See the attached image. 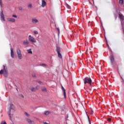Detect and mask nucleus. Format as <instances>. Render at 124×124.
<instances>
[{"label": "nucleus", "instance_id": "1", "mask_svg": "<svg viewBox=\"0 0 124 124\" xmlns=\"http://www.w3.org/2000/svg\"><path fill=\"white\" fill-rule=\"evenodd\" d=\"M14 109V105L13 104L10 105V108H9V111H8V114L10 118V121H12V118H13V110Z\"/></svg>", "mask_w": 124, "mask_h": 124}, {"label": "nucleus", "instance_id": "2", "mask_svg": "<svg viewBox=\"0 0 124 124\" xmlns=\"http://www.w3.org/2000/svg\"><path fill=\"white\" fill-rule=\"evenodd\" d=\"M28 40L29 42H31V43H36V39H35L34 37L31 36V35L29 36Z\"/></svg>", "mask_w": 124, "mask_h": 124}, {"label": "nucleus", "instance_id": "3", "mask_svg": "<svg viewBox=\"0 0 124 124\" xmlns=\"http://www.w3.org/2000/svg\"><path fill=\"white\" fill-rule=\"evenodd\" d=\"M84 81V84H89L90 86H92V83H93V81H92V79H91V78L88 77L85 78Z\"/></svg>", "mask_w": 124, "mask_h": 124}, {"label": "nucleus", "instance_id": "4", "mask_svg": "<svg viewBox=\"0 0 124 124\" xmlns=\"http://www.w3.org/2000/svg\"><path fill=\"white\" fill-rule=\"evenodd\" d=\"M16 53L17 54L18 59L22 60V59H23V55H22V53H21V50H20V48H17Z\"/></svg>", "mask_w": 124, "mask_h": 124}, {"label": "nucleus", "instance_id": "5", "mask_svg": "<svg viewBox=\"0 0 124 124\" xmlns=\"http://www.w3.org/2000/svg\"><path fill=\"white\" fill-rule=\"evenodd\" d=\"M56 51L58 55V57L60 58V59H62V54H61V47H57Z\"/></svg>", "mask_w": 124, "mask_h": 124}, {"label": "nucleus", "instance_id": "6", "mask_svg": "<svg viewBox=\"0 0 124 124\" xmlns=\"http://www.w3.org/2000/svg\"><path fill=\"white\" fill-rule=\"evenodd\" d=\"M0 74H4V76L5 77H7V76L8 75V71H3V70H1L0 71Z\"/></svg>", "mask_w": 124, "mask_h": 124}, {"label": "nucleus", "instance_id": "7", "mask_svg": "<svg viewBox=\"0 0 124 124\" xmlns=\"http://www.w3.org/2000/svg\"><path fill=\"white\" fill-rule=\"evenodd\" d=\"M7 20L8 22H10L11 23H15L16 22V19L14 18H8Z\"/></svg>", "mask_w": 124, "mask_h": 124}, {"label": "nucleus", "instance_id": "8", "mask_svg": "<svg viewBox=\"0 0 124 124\" xmlns=\"http://www.w3.org/2000/svg\"><path fill=\"white\" fill-rule=\"evenodd\" d=\"M109 59L110 60L111 63H114V62H115V57L112 55L109 57Z\"/></svg>", "mask_w": 124, "mask_h": 124}, {"label": "nucleus", "instance_id": "9", "mask_svg": "<svg viewBox=\"0 0 124 124\" xmlns=\"http://www.w3.org/2000/svg\"><path fill=\"white\" fill-rule=\"evenodd\" d=\"M62 90L63 93L64 98H66V94L65 93V89H64V88H63V86L62 85L61 86Z\"/></svg>", "mask_w": 124, "mask_h": 124}, {"label": "nucleus", "instance_id": "10", "mask_svg": "<svg viewBox=\"0 0 124 124\" xmlns=\"http://www.w3.org/2000/svg\"><path fill=\"white\" fill-rule=\"evenodd\" d=\"M32 24H37L38 23V20L36 18H32Z\"/></svg>", "mask_w": 124, "mask_h": 124}, {"label": "nucleus", "instance_id": "11", "mask_svg": "<svg viewBox=\"0 0 124 124\" xmlns=\"http://www.w3.org/2000/svg\"><path fill=\"white\" fill-rule=\"evenodd\" d=\"M26 122H27V123H28V124H33L34 123L33 121H31V119L29 118L26 119Z\"/></svg>", "mask_w": 124, "mask_h": 124}, {"label": "nucleus", "instance_id": "12", "mask_svg": "<svg viewBox=\"0 0 124 124\" xmlns=\"http://www.w3.org/2000/svg\"><path fill=\"white\" fill-rule=\"evenodd\" d=\"M11 56L13 59L14 58V51H13L12 48H11Z\"/></svg>", "mask_w": 124, "mask_h": 124}, {"label": "nucleus", "instance_id": "13", "mask_svg": "<svg viewBox=\"0 0 124 124\" xmlns=\"http://www.w3.org/2000/svg\"><path fill=\"white\" fill-rule=\"evenodd\" d=\"M46 6V2L45 0H42V7H45Z\"/></svg>", "mask_w": 124, "mask_h": 124}, {"label": "nucleus", "instance_id": "14", "mask_svg": "<svg viewBox=\"0 0 124 124\" xmlns=\"http://www.w3.org/2000/svg\"><path fill=\"white\" fill-rule=\"evenodd\" d=\"M29 44H30V43L29 42V41H28V40H25L23 41V45H29Z\"/></svg>", "mask_w": 124, "mask_h": 124}, {"label": "nucleus", "instance_id": "15", "mask_svg": "<svg viewBox=\"0 0 124 124\" xmlns=\"http://www.w3.org/2000/svg\"><path fill=\"white\" fill-rule=\"evenodd\" d=\"M119 18L121 21H124V16L122 14L119 15Z\"/></svg>", "mask_w": 124, "mask_h": 124}, {"label": "nucleus", "instance_id": "16", "mask_svg": "<svg viewBox=\"0 0 124 124\" xmlns=\"http://www.w3.org/2000/svg\"><path fill=\"white\" fill-rule=\"evenodd\" d=\"M30 90H31V92H36L37 91L35 87H31L30 88Z\"/></svg>", "mask_w": 124, "mask_h": 124}, {"label": "nucleus", "instance_id": "17", "mask_svg": "<svg viewBox=\"0 0 124 124\" xmlns=\"http://www.w3.org/2000/svg\"><path fill=\"white\" fill-rule=\"evenodd\" d=\"M44 114L46 116H48V115H50V114H51V111H45Z\"/></svg>", "mask_w": 124, "mask_h": 124}, {"label": "nucleus", "instance_id": "18", "mask_svg": "<svg viewBox=\"0 0 124 124\" xmlns=\"http://www.w3.org/2000/svg\"><path fill=\"white\" fill-rule=\"evenodd\" d=\"M3 71H7V67H6V64L3 65Z\"/></svg>", "mask_w": 124, "mask_h": 124}, {"label": "nucleus", "instance_id": "19", "mask_svg": "<svg viewBox=\"0 0 124 124\" xmlns=\"http://www.w3.org/2000/svg\"><path fill=\"white\" fill-rule=\"evenodd\" d=\"M0 16H1V19H2L3 21H5V20L4 19V16L3 15V13H1L0 14Z\"/></svg>", "mask_w": 124, "mask_h": 124}, {"label": "nucleus", "instance_id": "20", "mask_svg": "<svg viewBox=\"0 0 124 124\" xmlns=\"http://www.w3.org/2000/svg\"><path fill=\"white\" fill-rule=\"evenodd\" d=\"M42 92H44V93H46L47 92V89H46V88H42Z\"/></svg>", "mask_w": 124, "mask_h": 124}, {"label": "nucleus", "instance_id": "21", "mask_svg": "<svg viewBox=\"0 0 124 124\" xmlns=\"http://www.w3.org/2000/svg\"><path fill=\"white\" fill-rule=\"evenodd\" d=\"M27 52L28 54H32V51H31V49H29L27 50Z\"/></svg>", "mask_w": 124, "mask_h": 124}, {"label": "nucleus", "instance_id": "22", "mask_svg": "<svg viewBox=\"0 0 124 124\" xmlns=\"http://www.w3.org/2000/svg\"><path fill=\"white\" fill-rule=\"evenodd\" d=\"M37 83H38L39 84H40L41 85H43V83L41 82V81L37 80H36Z\"/></svg>", "mask_w": 124, "mask_h": 124}, {"label": "nucleus", "instance_id": "23", "mask_svg": "<svg viewBox=\"0 0 124 124\" xmlns=\"http://www.w3.org/2000/svg\"><path fill=\"white\" fill-rule=\"evenodd\" d=\"M119 3L120 4H121L122 5V4H123L124 3V0H120Z\"/></svg>", "mask_w": 124, "mask_h": 124}, {"label": "nucleus", "instance_id": "24", "mask_svg": "<svg viewBox=\"0 0 124 124\" xmlns=\"http://www.w3.org/2000/svg\"><path fill=\"white\" fill-rule=\"evenodd\" d=\"M28 8H32V5L31 4H29L28 5Z\"/></svg>", "mask_w": 124, "mask_h": 124}, {"label": "nucleus", "instance_id": "25", "mask_svg": "<svg viewBox=\"0 0 124 124\" xmlns=\"http://www.w3.org/2000/svg\"><path fill=\"white\" fill-rule=\"evenodd\" d=\"M66 7H67V8H68V9H70V8H71V7H70L69 6V5H68V4H66Z\"/></svg>", "mask_w": 124, "mask_h": 124}, {"label": "nucleus", "instance_id": "26", "mask_svg": "<svg viewBox=\"0 0 124 124\" xmlns=\"http://www.w3.org/2000/svg\"><path fill=\"white\" fill-rule=\"evenodd\" d=\"M40 65L41 66H46V64H45V63H41L40 64Z\"/></svg>", "mask_w": 124, "mask_h": 124}, {"label": "nucleus", "instance_id": "27", "mask_svg": "<svg viewBox=\"0 0 124 124\" xmlns=\"http://www.w3.org/2000/svg\"><path fill=\"white\" fill-rule=\"evenodd\" d=\"M32 77H33V78H36V75H35V74H32Z\"/></svg>", "mask_w": 124, "mask_h": 124}, {"label": "nucleus", "instance_id": "28", "mask_svg": "<svg viewBox=\"0 0 124 124\" xmlns=\"http://www.w3.org/2000/svg\"><path fill=\"white\" fill-rule=\"evenodd\" d=\"M33 32L34 34H38V31H34Z\"/></svg>", "mask_w": 124, "mask_h": 124}, {"label": "nucleus", "instance_id": "29", "mask_svg": "<svg viewBox=\"0 0 124 124\" xmlns=\"http://www.w3.org/2000/svg\"><path fill=\"white\" fill-rule=\"evenodd\" d=\"M12 16L13 18H17V16L16 15H12Z\"/></svg>", "mask_w": 124, "mask_h": 124}, {"label": "nucleus", "instance_id": "30", "mask_svg": "<svg viewBox=\"0 0 124 124\" xmlns=\"http://www.w3.org/2000/svg\"><path fill=\"white\" fill-rule=\"evenodd\" d=\"M25 115H26V116H27V117H29L30 116V114H29L27 112H25Z\"/></svg>", "mask_w": 124, "mask_h": 124}, {"label": "nucleus", "instance_id": "31", "mask_svg": "<svg viewBox=\"0 0 124 124\" xmlns=\"http://www.w3.org/2000/svg\"><path fill=\"white\" fill-rule=\"evenodd\" d=\"M35 89H36V90L37 91V90H38V89H39L40 86L37 85L36 87H35Z\"/></svg>", "mask_w": 124, "mask_h": 124}, {"label": "nucleus", "instance_id": "32", "mask_svg": "<svg viewBox=\"0 0 124 124\" xmlns=\"http://www.w3.org/2000/svg\"><path fill=\"white\" fill-rule=\"evenodd\" d=\"M90 114L91 115H93V111H91V112H90Z\"/></svg>", "mask_w": 124, "mask_h": 124}, {"label": "nucleus", "instance_id": "33", "mask_svg": "<svg viewBox=\"0 0 124 124\" xmlns=\"http://www.w3.org/2000/svg\"><path fill=\"white\" fill-rule=\"evenodd\" d=\"M108 122H111V119L110 118H108V120H107Z\"/></svg>", "mask_w": 124, "mask_h": 124}, {"label": "nucleus", "instance_id": "34", "mask_svg": "<svg viewBox=\"0 0 124 124\" xmlns=\"http://www.w3.org/2000/svg\"><path fill=\"white\" fill-rule=\"evenodd\" d=\"M88 121L89 122V124H91V121L90 120V118L89 117V116H88Z\"/></svg>", "mask_w": 124, "mask_h": 124}, {"label": "nucleus", "instance_id": "35", "mask_svg": "<svg viewBox=\"0 0 124 124\" xmlns=\"http://www.w3.org/2000/svg\"><path fill=\"white\" fill-rule=\"evenodd\" d=\"M0 5L2 6L1 0H0Z\"/></svg>", "mask_w": 124, "mask_h": 124}, {"label": "nucleus", "instance_id": "36", "mask_svg": "<svg viewBox=\"0 0 124 124\" xmlns=\"http://www.w3.org/2000/svg\"><path fill=\"white\" fill-rule=\"evenodd\" d=\"M44 124H50L49 123H47L46 122H43Z\"/></svg>", "mask_w": 124, "mask_h": 124}, {"label": "nucleus", "instance_id": "37", "mask_svg": "<svg viewBox=\"0 0 124 124\" xmlns=\"http://www.w3.org/2000/svg\"><path fill=\"white\" fill-rule=\"evenodd\" d=\"M19 10H22V7H19Z\"/></svg>", "mask_w": 124, "mask_h": 124}, {"label": "nucleus", "instance_id": "38", "mask_svg": "<svg viewBox=\"0 0 124 124\" xmlns=\"http://www.w3.org/2000/svg\"><path fill=\"white\" fill-rule=\"evenodd\" d=\"M57 30L58 31V32H60V29H59V28H57Z\"/></svg>", "mask_w": 124, "mask_h": 124}, {"label": "nucleus", "instance_id": "39", "mask_svg": "<svg viewBox=\"0 0 124 124\" xmlns=\"http://www.w3.org/2000/svg\"><path fill=\"white\" fill-rule=\"evenodd\" d=\"M3 124H6V122H4Z\"/></svg>", "mask_w": 124, "mask_h": 124}, {"label": "nucleus", "instance_id": "40", "mask_svg": "<svg viewBox=\"0 0 124 124\" xmlns=\"http://www.w3.org/2000/svg\"><path fill=\"white\" fill-rule=\"evenodd\" d=\"M22 97H24V96H22Z\"/></svg>", "mask_w": 124, "mask_h": 124}]
</instances>
